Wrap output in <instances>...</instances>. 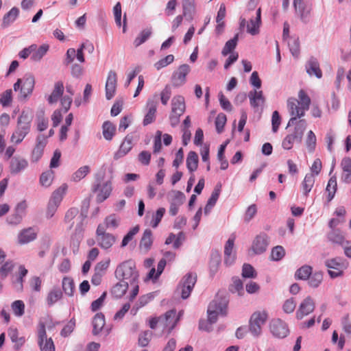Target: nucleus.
Here are the masks:
<instances>
[{
	"mask_svg": "<svg viewBox=\"0 0 351 351\" xmlns=\"http://www.w3.org/2000/svg\"><path fill=\"white\" fill-rule=\"evenodd\" d=\"M33 114L30 110H23L17 119L16 127L11 136L10 141L15 144L21 143L29 133Z\"/></svg>",
	"mask_w": 351,
	"mask_h": 351,
	"instance_id": "nucleus-1",
	"label": "nucleus"
},
{
	"mask_svg": "<svg viewBox=\"0 0 351 351\" xmlns=\"http://www.w3.org/2000/svg\"><path fill=\"white\" fill-rule=\"evenodd\" d=\"M115 276L120 280L127 281L128 285L138 281L139 274L135 262L130 259L121 263L115 270Z\"/></svg>",
	"mask_w": 351,
	"mask_h": 351,
	"instance_id": "nucleus-2",
	"label": "nucleus"
},
{
	"mask_svg": "<svg viewBox=\"0 0 351 351\" xmlns=\"http://www.w3.org/2000/svg\"><path fill=\"white\" fill-rule=\"evenodd\" d=\"M88 206L84 208L83 206L81 209L80 213L77 208H69L64 216V221L66 223L69 224V230L72 229L76 223L75 234L80 233L82 230V226L85 219L87 217Z\"/></svg>",
	"mask_w": 351,
	"mask_h": 351,
	"instance_id": "nucleus-3",
	"label": "nucleus"
},
{
	"mask_svg": "<svg viewBox=\"0 0 351 351\" xmlns=\"http://www.w3.org/2000/svg\"><path fill=\"white\" fill-rule=\"evenodd\" d=\"M306 122L304 119H300L296 123L293 133L286 136L282 143L285 149H291L294 143H301L304 132L306 128Z\"/></svg>",
	"mask_w": 351,
	"mask_h": 351,
	"instance_id": "nucleus-4",
	"label": "nucleus"
},
{
	"mask_svg": "<svg viewBox=\"0 0 351 351\" xmlns=\"http://www.w3.org/2000/svg\"><path fill=\"white\" fill-rule=\"evenodd\" d=\"M185 110L184 97L180 95L173 97L171 100V110L169 114L170 124L173 128L179 124L180 117L184 114Z\"/></svg>",
	"mask_w": 351,
	"mask_h": 351,
	"instance_id": "nucleus-5",
	"label": "nucleus"
},
{
	"mask_svg": "<svg viewBox=\"0 0 351 351\" xmlns=\"http://www.w3.org/2000/svg\"><path fill=\"white\" fill-rule=\"evenodd\" d=\"M268 317L265 311H256L250 317L249 322V331L254 337H258L262 332V326L265 324Z\"/></svg>",
	"mask_w": 351,
	"mask_h": 351,
	"instance_id": "nucleus-6",
	"label": "nucleus"
},
{
	"mask_svg": "<svg viewBox=\"0 0 351 351\" xmlns=\"http://www.w3.org/2000/svg\"><path fill=\"white\" fill-rule=\"evenodd\" d=\"M22 80V86L21 88V91L18 95L17 99L19 101L25 102L33 93L35 85V79L32 74L27 73L25 75Z\"/></svg>",
	"mask_w": 351,
	"mask_h": 351,
	"instance_id": "nucleus-7",
	"label": "nucleus"
},
{
	"mask_svg": "<svg viewBox=\"0 0 351 351\" xmlns=\"http://www.w3.org/2000/svg\"><path fill=\"white\" fill-rule=\"evenodd\" d=\"M38 343L41 351H55V346L51 338H47L45 324L40 322L38 329Z\"/></svg>",
	"mask_w": 351,
	"mask_h": 351,
	"instance_id": "nucleus-8",
	"label": "nucleus"
},
{
	"mask_svg": "<svg viewBox=\"0 0 351 351\" xmlns=\"http://www.w3.org/2000/svg\"><path fill=\"white\" fill-rule=\"evenodd\" d=\"M158 97L157 94H154L152 97L148 98L146 103V109L147 112L143 121V125H147L155 121L158 104Z\"/></svg>",
	"mask_w": 351,
	"mask_h": 351,
	"instance_id": "nucleus-9",
	"label": "nucleus"
},
{
	"mask_svg": "<svg viewBox=\"0 0 351 351\" xmlns=\"http://www.w3.org/2000/svg\"><path fill=\"white\" fill-rule=\"evenodd\" d=\"M269 329L274 337L279 339L285 338L289 334L288 325L280 319L271 320Z\"/></svg>",
	"mask_w": 351,
	"mask_h": 351,
	"instance_id": "nucleus-10",
	"label": "nucleus"
},
{
	"mask_svg": "<svg viewBox=\"0 0 351 351\" xmlns=\"http://www.w3.org/2000/svg\"><path fill=\"white\" fill-rule=\"evenodd\" d=\"M197 282V274L195 273L189 272L186 274L180 284L182 286L181 297L182 299H187L192 291Z\"/></svg>",
	"mask_w": 351,
	"mask_h": 351,
	"instance_id": "nucleus-11",
	"label": "nucleus"
},
{
	"mask_svg": "<svg viewBox=\"0 0 351 351\" xmlns=\"http://www.w3.org/2000/svg\"><path fill=\"white\" fill-rule=\"evenodd\" d=\"M269 244V237L265 232H261L254 238L252 250L255 254H261L266 252Z\"/></svg>",
	"mask_w": 351,
	"mask_h": 351,
	"instance_id": "nucleus-12",
	"label": "nucleus"
},
{
	"mask_svg": "<svg viewBox=\"0 0 351 351\" xmlns=\"http://www.w3.org/2000/svg\"><path fill=\"white\" fill-rule=\"evenodd\" d=\"M191 71L190 66L186 64L180 65L178 70L174 71L171 77L172 85L174 87L182 86L186 82V77Z\"/></svg>",
	"mask_w": 351,
	"mask_h": 351,
	"instance_id": "nucleus-13",
	"label": "nucleus"
},
{
	"mask_svg": "<svg viewBox=\"0 0 351 351\" xmlns=\"http://www.w3.org/2000/svg\"><path fill=\"white\" fill-rule=\"evenodd\" d=\"M315 307V304L313 299L311 296H307L300 304L296 311V318L302 319L304 316L313 312Z\"/></svg>",
	"mask_w": 351,
	"mask_h": 351,
	"instance_id": "nucleus-14",
	"label": "nucleus"
},
{
	"mask_svg": "<svg viewBox=\"0 0 351 351\" xmlns=\"http://www.w3.org/2000/svg\"><path fill=\"white\" fill-rule=\"evenodd\" d=\"M117 84V75L114 71L110 70L108 72L106 86V98L110 100L114 96Z\"/></svg>",
	"mask_w": 351,
	"mask_h": 351,
	"instance_id": "nucleus-15",
	"label": "nucleus"
},
{
	"mask_svg": "<svg viewBox=\"0 0 351 351\" xmlns=\"http://www.w3.org/2000/svg\"><path fill=\"white\" fill-rule=\"evenodd\" d=\"M293 5L301 21L304 23H308L312 10L311 5L305 4L302 0H293Z\"/></svg>",
	"mask_w": 351,
	"mask_h": 351,
	"instance_id": "nucleus-16",
	"label": "nucleus"
},
{
	"mask_svg": "<svg viewBox=\"0 0 351 351\" xmlns=\"http://www.w3.org/2000/svg\"><path fill=\"white\" fill-rule=\"evenodd\" d=\"M28 166V162L25 158L16 156L11 158L10 171L11 174L16 175L24 171Z\"/></svg>",
	"mask_w": 351,
	"mask_h": 351,
	"instance_id": "nucleus-17",
	"label": "nucleus"
},
{
	"mask_svg": "<svg viewBox=\"0 0 351 351\" xmlns=\"http://www.w3.org/2000/svg\"><path fill=\"white\" fill-rule=\"evenodd\" d=\"M75 58L80 63H84L85 62L84 51L75 50L74 48L68 49L66 52L65 58L63 60V64L65 66L71 64L73 62Z\"/></svg>",
	"mask_w": 351,
	"mask_h": 351,
	"instance_id": "nucleus-18",
	"label": "nucleus"
},
{
	"mask_svg": "<svg viewBox=\"0 0 351 351\" xmlns=\"http://www.w3.org/2000/svg\"><path fill=\"white\" fill-rule=\"evenodd\" d=\"M133 136L128 134L121 144L119 150L114 154V158L118 160L125 156L132 148Z\"/></svg>",
	"mask_w": 351,
	"mask_h": 351,
	"instance_id": "nucleus-19",
	"label": "nucleus"
},
{
	"mask_svg": "<svg viewBox=\"0 0 351 351\" xmlns=\"http://www.w3.org/2000/svg\"><path fill=\"white\" fill-rule=\"evenodd\" d=\"M153 241L152 231L150 229H146L139 243L140 250H142L144 254L147 253L152 246Z\"/></svg>",
	"mask_w": 351,
	"mask_h": 351,
	"instance_id": "nucleus-20",
	"label": "nucleus"
},
{
	"mask_svg": "<svg viewBox=\"0 0 351 351\" xmlns=\"http://www.w3.org/2000/svg\"><path fill=\"white\" fill-rule=\"evenodd\" d=\"M234 238H229L224 247V263L227 266L233 264L235 260V254H233Z\"/></svg>",
	"mask_w": 351,
	"mask_h": 351,
	"instance_id": "nucleus-21",
	"label": "nucleus"
},
{
	"mask_svg": "<svg viewBox=\"0 0 351 351\" xmlns=\"http://www.w3.org/2000/svg\"><path fill=\"white\" fill-rule=\"evenodd\" d=\"M228 300L226 297L217 296L210 304V308H214L222 315H226Z\"/></svg>",
	"mask_w": 351,
	"mask_h": 351,
	"instance_id": "nucleus-22",
	"label": "nucleus"
},
{
	"mask_svg": "<svg viewBox=\"0 0 351 351\" xmlns=\"http://www.w3.org/2000/svg\"><path fill=\"white\" fill-rule=\"evenodd\" d=\"M248 97L250 99V106L253 108H257L260 106L263 105L265 102V98L263 96L262 90H251L248 93Z\"/></svg>",
	"mask_w": 351,
	"mask_h": 351,
	"instance_id": "nucleus-23",
	"label": "nucleus"
},
{
	"mask_svg": "<svg viewBox=\"0 0 351 351\" xmlns=\"http://www.w3.org/2000/svg\"><path fill=\"white\" fill-rule=\"evenodd\" d=\"M37 234L34 228H28L20 232L18 236L19 243L23 245L33 241L36 239Z\"/></svg>",
	"mask_w": 351,
	"mask_h": 351,
	"instance_id": "nucleus-24",
	"label": "nucleus"
},
{
	"mask_svg": "<svg viewBox=\"0 0 351 351\" xmlns=\"http://www.w3.org/2000/svg\"><path fill=\"white\" fill-rule=\"evenodd\" d=\"M176 311L172 309L168 311L163 317H159V319H161L164 326H169L170 329L172 330L179 320V317H176Z\"/></svg>",
	"mask_w": 351,
	"mask_h": 351,
	"instance_id": "nucleus-25",
	"label": "nucleus"
},
{
	"mask_svg": "<svg viewBox=\"0 0 351 351\" xmlns=\"http://www.w3.org/2000/svg\"><path fill=\"white\" fill-rule=\"evenodd\" d=\"M221 254L217 250H213L210 254L209 262L210 275L213 277L217 272L219 265L221 263Z\"/></svg>",
	"mask_w": 351,
	"mask_h": 351,
	"instance_id": "nucleus-26",
	"label": "nucleus"
},
{
	"mask_svg": "<svg viewBox=\"0 0 351 351\" xmlns=\"http://www.w3.org/2000/svg\"><path fill=\"white\" fill-rule=\"evenodd\" d=\"M300 102L293 97L289 98L287 100V107L291 116H297L299 118L304 116V112L302 110V107H299Z\"/></svg>",
	"mask_w": 351,
	"mask_h": 351,
	"instance_id": "nucleus-27",
	"label": "nucleus"
},
{
	"mask_svg": "<svg viewBox=\"0 0 351 351\" xmlns=\"http://www.w3.org/2000/svg\"><path fill=\"white\" fill-rule=\"evenodd\" d=\"M19 14V10L16 7H13L8 12H7L3 17L1 27L2 29H5L12 24L17 19Z\"/></svg>",
	"mask_w": 351,
	"mask_h": 351,
	"instance_id": "nucleus-28",
	"label": "nucleus"
},
{
	"mask_svg": "<svg viewBox=\"0 0 351 351\" xmlns=\"http://www.w3.org/2000/svg\"><path fill=\"white\" fill-rule=\"evenodd\" d=\"M306 73L309 75H315L317 78H321L322 72L319 68V64L317 59L311 58L306 64Z\"/></svg>",
	"mask_w": 351,
	"mask_h": 351,
	"instance_id": "nucleus-29",
	"label": "nucleus"
},
{
	"mask_svg": "<svg viewBox=\"0 0 351 351\" xmlns=\"http://www.w3.org/2000/svg\"><path fill=\"white\" fill-rule=\"evenodd\" d=\"M261 24V10L258 8L256 11L255 19H250V23L247 25V32L251 35H256L259 33V27Z\"/></svg>",
	"mask_w": 351,
	"mask_h": 351,
	"instance_id": "nucleus-30",
	"label": "nucleus"
},
{
	"mask_svg": "<svg viewBox=\"0 0 351 351\" xmlns=\"http://www.w3.org/2000/svg\"><path fill=\"white\" fill-rule=\"evenodd\" d=\"M97 245L104 250L110 248L116 241V237L110 234H103L96 237Z\"/></svg>",
	"mask_w": 351,
	"mask_h": 351,
	"instance_id": "nucleus-31",
	"label": "nucleus"
},
{
	"mask_svg": "<svg viewBox=\"0 0 351 351\" xmlns=\"http://www.w3.org/2000/svg\"><path fill=\"white\" fill-rule=\"evenodd\" d=\"M64 84L62 81H58L55 83L54 88L51 94L48 97V102L49 104L56 103L58 99L62 96L64 93Z\"/></svg>",
	"mask_w": 351,
	"mask_h": 351,
	"instance_id": "nucleus-32",
	"label": "nucleus"
},
{
	"mask_svg": "<svg viewBox=\"0 0 351 351\" xmlns=\"http://www.w3.org/2000/svg\"><path fill=\"white\" fill-rule=\"evenodd\" d=\"M325 265L329 269L336 270L344 269L347 267L346 261L341 257H335L325 261Z\"/></svg>",
	"mask_w": 351,
	"mask_h": 351,
	"instance_id": "nucleus-33",
	"label": "nucleus"
},
{
	"mask_svg": "<svg viewBox=\"0 0 351 351\" xmlns=\"http://www.w3.org/2000/svg\"><path fill=\"white\" fill-rule=\"evenodd\" d=\"M183 15L187 21H191L195 11L194 0H182Z\"/></svg>",
	"mask_w": 351,
	"mask_h": 351,
	"instance_id": "nucleus-34",
	"label": "nucleus"
},
{
	"mask_svg": "<svg viewBox=\"0 0 351 351\" xmlns=\"http://www.w3.org/2000/svg\"><path fill=\"white\" fill-rule=\"evenodd\" d=\"M105 325V317L102 313H97L93 319V334L97 335L102 330Z\"/></svg>",
	"mask_w": 351,
	"mask_h": 351,
	"instance_id": "nucleus-35",
	"label": "nucleus"
},
{
	"mask_svg": "<svg viewBox=\"0 0 351 351\" xmlns=\"http://www.w3.org/2000/svg\"><path fill=\"white\" fill-rule=\"evenodd\" d=\"M128 282L125 280H120L115 285H114L111 289L112 295L117 298H121L126 293L128 289Z\"/></svg>",
	"mask_w": 351,
	"mask_h": 351,
	"instance_id": "nucleus-36",
	"label": "nucleus"
},
{
	"mask_svg": "<svg viewBox=\"0 0 351 351\" xmlns=\"http://www.w3.org/2000/svg\"><path fill=\"white\" fill-rule=\"evenodd\" d=\"M327 238L330 242L343 245L346 241L343 234L339 229H332L327 234Z\"/></svg>",
	"mask_w": 351,
	"mask_h": 351,
	"instance_id": "nucleus-37",
	"label": "nucleus"
},
{
	"mask_svg": "<svg viewBox=\"0 0 351 351\" xmlns=\"http://www.w3.org/2000/svg\"><path fill=\"white\" fill-rule=\"evenodd\" d=\"M199 158L195 152H189L186 158V167L191 173L194 172L198 167Z\"/></svg>",
	"mask_w": 351,
	"mask_h": 351,
	"instance_id": "nucleus-38",
	"label": "nucleus"
},
{
	"mask_svg": "<svg viewBox=\"0 0 351 351\" xmlns=\"http://www.w3.org/2000/svg\"><path fill=\"white\" fill-rule=\"evenodd\" d=\"M112 192V184L110 181L105 182L97 196V202H103L106 200L110 195Z\"/></svg>",
	"mask_w": 351,
	"mask_h": 351,
	"instance_id": "nucleus-39",
	"label": "nucleus"
},
{
	"mask_svg": "<svg viewBox=\"0 0 351 351\" xmlns=\"http://www.w3.org/2000/svg\"><path fill=\"white\" fill-rule=\"evenodd\" d=\"M67 189V185L64 184L60 186L58 189H56L52 194V196L49 202L56 204L59 206L63 195L65 194L66 191Z\"/></svg>",
	"mask_w": 351,
	"mask_h": 351,
	"instance_id": "nucleus-40",
	"label": "nucleus"
},
{
	"mask_svg": "<svg viewBox=\"0 0 351 351\" xmlns=\"http://www.w3.org/2000/svg\"><path fill=\"white\" fill-rule=\"evenodd\" d=\"M67 189V185L64 184L60 186L58 189H56L52 194V196L49 202L56 204L59 206L63 195L65 194L66 191Z\"/></svg>",
	"mask_w": 351,
	"mask_h": 351,
	"instance_id": "nucleus-41",
	"label": "nucleus"
},
{
	"mask_svg": "<svg viewBox=\"0 0 351 351\" xmlns=\"http://www.w3.org/2000/svg\"><path fill=\"white\" fill-rule=\"evenodd\" d=\"M62 297V292L59 287H53L48 293L47 303L49 306L54 304Z\"/></svg>",
	"mask_w": 351,
	"mask_h": 351,
	"instance_id": "nucleus-42",
	"label": "nucleus"
},
{
	"mask_svg": "<svg viewBox=\"0 0 351 351\" xmlns=\"http://www.w3.org/2000/svg\"><path fill=\"white\" fill-rule=\"evenodd\" d=\"M152 34L151 27L143 29L134 40V45L137 47L145 43Z\"/></svg>",
	"mask_w": 351,
	"mask_h": 351,
	"instance_id": "nucleus-43",
	"label": "nucleus"
},
{
	"mask_svg": "<svg viewBox=\"0 0 351 351\" xmlns=\"http://www.w3.org/2000/svg\"><path fill=\"white\" fill-rule=\"evenodd\" d=\"M313 268L309 265H303L298 269L295 274V278L298 280H306L312 274Z\"/></svg>",
	"mask_w": 351,
	"mask_h": 351,
	"instance_id": "nucleus-44",
	"label": "nucleus"
},
{
	"mask_svg": "<svg viewBox=\"0 0 351 351\" xmlns=\"http://www.w3.org/2000/svg\"><path fill=\"white\" fill-rule=\"evenodd\" d=\"M315 183V177L312 173H307L302 183V187L303 189V194L307 196L308 193L311 191Z\"/></svg>",
	"mask_w": 351,
	"mask_h": 351,
	"instance_id": "nucleus-45",
	"label": "nucleus"
},
{
	"mask_svg": "<svg viewBox=\"0 0 351 351\" xmlns=\"http://www.w3.org/2000/svg\"><path fill=\"white\" fill-rule=\"evenodd\" d=\"M102 129L104 138L107 141L112 140L115 134V126L110 121H106L103 123Z\"/></svg>",
	"mask_w": 351,
	"mask_h": 351,
	"instance_id": "nucleus-46",
	"label": "nucleus"
},
{
	"mask_svg": "<svg viewBox=\"0 0 351 351\" xmlns=\"http://www.w3.org/2000/svg\"><path fill=\"white\" fill-rule=\"evenodd\" d=\"M64 292L68 296H73L75 290L73 280L70 277H64L62 282Z\"/></svg>",
	"mask_w": 351,
	"mask_h": 351,
	"instance_id": "nucleus-47",
	"label": "nucleus"
},
{
	"mask_svg": "<svg viewBox=\"0 0 351 351\" xmlns=\"http://www.w3.org/2000/svg\"><path fill=\"white\" fill-rule=\"evenodd\" d=\"M238 40H239V34H237L234 35L233 38L228 40L226 43L225 46L223 47V48L222 49L221 54L223 56H226L229 53L231 54L232 53H233L232 51L236 48Z\"/></svg>",
	"mask_w": 351,
	"mask_h": 351,
	"instance_id": "nucleus-48",
	"label": "nucleus"
},
{
	"mask_svg": "<svg viewBox=\"0 0 351 351\" xmlns=\"http://www.w3.org/2000/svg\"><path fill=\"white\" fill-rule=\"evenodd\" d=\"M229 291L233 293H238L239 295L243 294V284L238 277L232 278V284L229 287Z\"/></svg>",
	"mask_w": 351,
	"mask_h": 351,
	"instance_id": "nucleus-49",
	"label": "nucleus"
},
{
	"mask_svg": "<svg viewBox=\"0 0 351 351\" xmlns=\"http://www.w3.org/2000/svg\"><path fill=\"white\" fill-rule=\"evenodd\" d=\"M49 48V47L47 44L42 45L39 48L36 47V49L32 52L31 59L35 62L40 61L47 53Z\"/></svg>",
	"mask_w": 351,
	"mask_h": 351,
	"instance_id": "nucleus-50",
	"label": "nucleus"
},
{
	"mask_svg": "<svg viewBox=\"0 0 351 351\" xmlns=\"http://www.w3.org/2000/svg\"><path fill=\"white\" fill-rule=\"evenodd\" d=\"M54 177V172L53 170L49 169L43 172L40 177V183L45 187H48L51 185Z\"/></svg>",
	"mask_w": 351,
	"mask_h": 351,
	"instance_id": "nucleus-51",
	"label": "nucleus"
},
{
	"mask_svg": "<svg viewBox=\"0 0 351 351\" xmlns=\"http://www.w3.org/2000/svg\"><path fill=\"white\" fill-rule=\"evenodd\" d=\"M308 280L310 287L317 288L323 280V273L322 271H315V273L311 274Z\"/></svg>",
	"mask_w": 351,
	"mask_h": 351,
	"instance_id": "nucleus-52",
	"label": "nucleus"
},
{
	"mask_svg": "<svg viewBox=\"0 0 351 351\" xmlns=\"http://www.w3.org/2000/svg\"><path fill=\"white\" fill-rule=\"evenodd\" d=\"M90 172V167L84 165L80 167L72 176V180L74 182H79Z\"/></svg>",
	"mask_w": 351,
	"mask_h": 351,
	"instance_id": "nucleus-53",
	"label": "nucleus"
},
{
	"mask_svg": "<svg viewBox=\"0 0 351 351\" xmlns=\"http://www.w3.org/2000/svg\"><path fill=\"white\" fill-rule=\"evenodd\" d=\"M298 97L300 99V104L301 105L302 110L304 112L308 110L311 104V99L305 93L304 90H300L298 93Z\"/></svg>",
	"mask_w": 351,
	"mask_h": 351,
	"instance_id": "nucleus-54",
	"label": "nucleus"
},
{
	"mask_svg": "<svg viewBox=\"0 0 351 351\" xmlns=\"http://www.w3.org/2000/svg\"><path fill=\"white\" fill-rule=\"evenodd\" d=\"M337 180L335 177H332L330 178L328 185L326 186V191H328V202H330L335 194L337 191Z\"/></svg>",
	"mask_w": 351,
	"mask_h": 351,
	"instance_id": "nucleus-55",
	"label": "nucleus"
},
{
	"mask_svg": "<svg viewBox=\"0 0 351 351\" xmlns=\"http://www.w3.org/2000/svg\"><path fill=\"white\" fill-rule=\"evenodd\" d=\"M14 267V263L12 261H8L3 263L0 267V274L1 279H5Z\"/></svg>",
	"mask_w": 351,
	"mask_h": 351,
	"instance_id": "nucleus-56",
	"label": "nucleus"
},
{
	"mask_svg": "<svg viewBox=\"0 0 351 351\" xmlns=\"http://www.w3.org/2000/svg\"><path fill=\"white\" fill-rule=\"evenodd\" d=\"M289 50L293 56L297 58L300 54V41L298 38H291L288 42Z\"/></svg>",
	"mask_w": 351,
	"mask_h": 351,
	"instance_id": "nucleus-57",
	"label": "nucleus"
},
{
	"mask_svg": "<svg viewBox=\"0 0 351 351\" xmlns=\"http://www.w3.org/2000/svg\"><path fill=\"white\" fill-rule=\"evenodd\" d=\"M12 101V90L7 89L1 94L0 104L3 107L10 106Z\"/></svg>",
	"mask_w": 351,
	"mask_h": 351,
	"instance_id": "nucleus-58",
	"label": "nucleus"
},
{
	"mask_svg": "<svg viewBox=\"0 0 351 351\" xmlns=\"http://www.w3.org/2000/svg\"><path fill=\"white\" fill-rule=\"evenodd\" d=\"M285 255V250L281 245H277L271 250V257L273 261H278Z\"/></svg>",
	"mask_w": 351,
	"mask_h": 351,
	"instance_id": "nucleus-59",
	"label": "nucleus"
},
{
	"mask_svg": "<svg viewBox=\"0 0 351 351\" xmlns=\"http://www.w3.org/2000/svg\"><path fill=\"white\" fill-rule=\"evenodd\" d=\"M226 116L223 113H219L216 117L215 123L216 131L218 134H221L223 131L225 124L226 123Z\"/></svg>",
	"mask_w": 351,
	"mask_h": 351,
	"instance_id": "nucleus-60",
	"label": "nucleus"
},
{
	"mask_svg": "<svg viewBox=\"0 0 351 351\" xmlns=\"http://www.w3.org/2000/svg\"><path fill=\"white\" fill-rule=\"evenodd\" d=\"M139 226L136 225L134 226L132 229H131L123 237L121 247H125L128 243L132 240L134 236L139 231Z\"/></svg>",
	"mask_w": 351,
	"mask_h": 351,
	"instance_id": "nucleus-61",
	"label": "nucleus"
},
{
	"mask_svg": "<svg viewBox=\"0 0 351 351\" xmlns=\"http://www.w3.org/2000/svg\"><path fill=\"white\" fill-rule=\"evenodd\" d=\"M84 67L77 63H71V75L76 79L81 78L84 75Z\"/></svg>",
	"mask_w": 351,
	"mask_h": 351,
	"instance_id": "nucleus-62",
	"label": "nucleus"
},
{
	"mask_svg": "<svg viewBox=\"0 0 351 351\" xmlns=\"http://www.w3.org/2000/svg\"><path fill=\"white\" fill-rule=\"evenodd\" d=\"M242 276L245 278H254L256 276V273L251 265L245 263L242 267Z\"/></svg>",
	"mask_w": 351,
	"mask_h": 351,
	"instance_id": "nucleus-63",
	"label": "nucleus"
},
{
	"mask_svg": "<svg viewBox=\"0 0 351 351\" xmlns=\"http://www.w3.org/2000/svg\"><path fill=\"white\" fill-rule=\"evenodd\" d=\"M120 218L117 217L116 215L112 214L106 217L104 221L106 228H117L119 225Z\"/></svg>",
	"mask_w": 351,
	"mask_h": 351,
	"instance_id": "nucleus-64",
	"label": "nucleus"
}]
</instances>
